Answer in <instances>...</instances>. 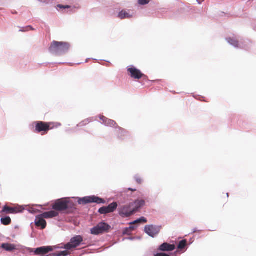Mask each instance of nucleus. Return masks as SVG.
Here are the masks:
<instances>
[{"mask_svg":"<svg viewBox=\"0 0 256 256\" xmlns=\"http://www.w3.org/2000/svg\"><path fill=\"white\" fill-rule=\"evenodd\" d=\"M0 220L2 224L5 226L9 225L12 222L11 218L9 216L2 218H1Z\"/></svg>","mask_w":256,"mask_h":256,"instance_id":"nucleus-21","label":"nucleus"},{"mask_svg":"<svg viewBox=\"0 0 256 256\" xmlns=\"http://www.w3.org/2000/svg\"><path fill=\"white\" fill-rule=\"evenodd\" d=\"M78 204H86L89 203L95 202L96 204H104L105 200L101 198L95 196H86L82 198H80L78 201Z\"/></svg>","mask_w":256,"mask_h":256,"instance_id":"nucleus-7","label":"nucleus"},{"mask_svg":"<svg viewBox=\"0 0 256 256\" xmlns=\"http://www.w3.org/2000/svg\"><path fill=\"white\" fill-rule=\"evenodd\" d=\"M186 244H187V241L186 240H181L178 244V248L180 250L183 249L186 246Z\"/></svg>","mask_w":256,"mask_h":256,"instance_id":"nucleus-22","label":"nucleus"},{"mask_svg":"<svg viewBox=\"0 0 256 256\" xmlns=\"http://www.w3.org/2000/svg\"><path fill=\"white\" fill-rule=\"evenodd\" d=\"M100 120H102V124H105V122H106V120H108V118H106V117H105L103 116H100Z\"/></svg>","mask_w":256,"mask_h":256,"instance_id":"nucleus-29","label":"nucleus"},{"mask_svg":"<svg viewBox=\"0 0 256 256\" xmlns=\"http://www.w3.org/2000/svg\"><path fill=\"white\" fill-rule=\"evenodd\" d=\"M104 125L110 127L118 128L116 132L118 134V137L120 138L126 136V134L127 133L126 130L124 128L119 127L118 126L117 124L113 120L108 118V120H106V122H105Z\"/></svg>","mask_w":256,"mask_h":256,"instance_id":"nucleus-8","label":"nucleus"},{"mask_svg":"<svg viewBox=\"0 0 256 256\" xmlns=\"http://www.w3.org/2000/svg\"><path fill=\"white\" fill-rule=\"evenodd\" d=\"M132 203L134 204L132 208L134 210V213H136L139 210L140 208L144 206L145 201L143 200H138Z\"/></svg>","mask_w":256,"mask_h":256,"instance_id":"nucleus-15","label":"nucleus"},{"mask_svg":"<svg viewBox=\"0 0 256 256\" xmlns=\"http://www.w3.org/2000/svg\"><path fill=\"white\" fill-rule=\"evenodd\" d=\"M133 203L120 206L118 209L119 214L122 218H128L134 214Z\"/></svg>","mask_w":256,"mask_h":256,"instance_id":"nucleus-5","label":"nucleus"},{"mask_svg":"<svg viewBox=\"0 0 256 256\" xmlns=\"http://www.w3.org/2000/svg\"><path fill=\"white\" fill-rule=\"evenodd\" d=\"M128 71L130 73L131 77L135 79H140L144 76L140 70L134 67L128 68Z\"/></svg>","mask_w":256,"mask_h":256,"instance_id":"nucleus-12","label":"nucleus"},{"mask_svg":"<svg viewBox=\"0 0 256 256\" xmlns=\"http://www.w3.org/2000/svg\"><path fill=\"white\" fill-rule=\"evenodd\" d=\"M160 227L153 225L146 226L144 228L145 232L148 236L153 238L160 232Z\"/></svg>","mask_w":256,"mask_h":256,"instance_id":"nucleus-9","label":"nucleus"},{"mask_svg":"<svg viewBox=\"0 0 256 256\" xmlns=\"http://www.w3.org/2000/svg\"><path fill=\"white\" fill-rule=\"evenodd\" d=\"M147 222L146 219L144 217H142L140 218L135 220L132 222L133 224H138V223H146Z\"/></svg>","mask_w":256,"mask_h":256,"instance_id":"nucleus-24","label":"nucleus"},{"mask_svg":"<svg viewBox=\"0 0 256 256\" xmlns=\"http://www.w3.org/2000/svg\"><path fill=\"white\" fill-rule=\"evenodd\" d=\"M52 208L56 212H64L66 214L73 212L76 209L75 204L67 198L56 200L52 205Z\"/></svg>","mask_w":256,"mask_h":256,"instance_id":"nucleus-1","label":"nucleus"},{"mask_svg":"<svg viewBox=\"0 0 256 256\" xmlns=\"http://www.w3.org/2000/svg\"><path fill=\"white\" fill-rule=\"evenodd\" d=\"M17 211L14 208L8 207L6 206H4L3 208V209L2 211V213H6V214H14L16 213Z\"/></svg>","mask_w":256,"mask_h":256,"instance_id":"nucleus-19","label":"nucleus"},{"mask_svg":"<svg viewBox=\"0 0 256 256\" xmlns=\"http://www.w3.org/2000/svg\"><path fill=\"white\" fill-rule=\"evenodd\" d=\"M34 124L35 125L34 132L40 133L43 132L46 134L48 132L54 128V124L52 122H45L42 121L35 122Z\"/></svg>","mask_w":256,"mask_h":256,"instance_id":"nucleus-3","label":"nucleus"},{"mask_svg":"<svg viewBox=\"0 0 256 256\" xmlns=\"http://www.w3.org/2000/svg\"><path fill=\"white\" fill-rule=\"evenodd\" d=\"M128 191H132V192H134L136 191V189L131 188H128V189H126L124 190V192L128 193Z\"/></svg>","mask_w":256,"mask_h":256,"instance_id":"nucleus-31","label":"nucleus"},{"mask_svg":"<svg viewBox=\"0 0 256 256\" xmlns=\"http://www.w3.org/2000/svg\"><path fill=\"white\" fill-rule=\"evenodd\" d=\"M35 224L38 227H40L42 229H44L46 226V222L44 218L42 216V214L36 216L35 220Z\"/></svg>","mask_w":256,"mask_h":256,"instance_id":"nucleus-13","label":"nucleus"},{"mask_svg":"<svg viewBox=\"0 0 256 256\" xmlns=\"http://www.w3.org/2000/svg\"><path fill=\"white\" fill-rule=\"evenodd\" d=\"M70 48V44L66 42L54 41L52 42L49 48L50 52L60 54L66 52Z\"/></svg>","mask_w":256,"mask_h":256,"instance_id":"nucleus-2","label":"nucleus"},{"mask_svg":"<svg viewBox=\"0 0 256 256\" xmlns=\"http://www.w3.org/2000/svg\"><path fill=\"white\" fill-rule=\"evenodd\" d=\"M28 28H30L32 30H34V28L32 27H31L30 26H29Z\"/></svg>","mask_w":256,"mask_h":256,"instance_id":"nucleus-34","label":"nucleus"},{"mask_svg":"<svg viewBox=\"0 0 256 256\" xmlns=\"http://www.w3.org/2000/svg\"><path fill=\"white\" fill-rule=\"evenodd\" d=\"M90 122V120L89 119H86L80 123L79 125L80 126H84L88 124Z\"/></svg>","mask_w":256,"mask_h":256,"instance_id":"nucleus-25","label":"nucleus"},{"mask_svg":"<svg viewBox=\"0 0 256 256\" xmlns=\"http://www.w3.org/2000/svg\"><path fill=\"white\" fill-rule=\"evenodd\" d=\"M2 248L8 252H12L18 250L16 246L14 244L4 243L2 244Z\"/></svg>","mask_w":256,"mask_h":256,"instance_id":"nucleus-18","label":"nucleus"},{"mask_svg":"<svg viewBox=\"0 0 256 256\" xmlns=\"http://www.w3.org/2000/svg\"><path fill=\"white\" fill-rule=\"evenodd\" d=\"M117 207V203L116 202H113L108 206H103L100 208L98 210V212L100 214H107L114 212L116 209Z\"/></svg>","mask_w":256,"mask_h":256,"instance_id":"nucleus-10","label":"nucleus"},{"mask_svg":"<svg viewBox=\"0 0 256 256\" xmlns=\"http://www.w3.org/2000/svg\"><path fill=\"white\" fill-rule=\"evenodd\" d=\"M52 250L53 248L50 246H42L36 248L34 251V254L40 256H44Z\"/></svg>","mask_w":256,"mask_h":256,"instance_id":"nucleus-11","label":"nucleus"},{"mask_svg":"<svg viewBox=\"0 0 256 256\" xmlns=\"http://www.w3.org/2000/svg\"><path fill=\"white\" fill-rule=\"evenodd\" d=\"M176 246L174 244H170L168 243L164 242L160 246L158 250L163 252H170L174 250Z\"/></svg>","mask_w":256,"mask_h":256,"instance_id":"nucleus-14","label":"nucleus"},{"mask_svg":"<svg viewBox=\"0 0 256 256\" xmlns=\"http://www.w3.org/2000/svg\"><path fill=\"white\" fill-rule=\"evenodd\" d=\"M138 2L141 5H145L149 2L148 0H138Z\"/></svg>","mask_w":256,"mask_h":256,"instance_id":"nucleus-28","label":"nucleus"},{"mask_svg":"<svg viewBox=\"0 0 256 256\" xmlns=\"http://www.w3.org/2000/svg\"><path fill=\"white\" fill-rule=\"evenodd\" d=\"M84 239L81 236H76L72 238L70 242L64 246V248L67 250H70L80 246L83 242Z\"/></svg>","mask_w":256,"mask_h":256,"instance_id":"nucleus-6","label":"nucleus"},{"mask_svg":"<svg viewBox=\"0 0 256 256\" xmlns=\"http://www.w3.org/2000/svg\"><path fill=\"white\" fill-rule=\"evenodd\" d=\"M228 41L229 43H230L231 44L233 45L234 46L236 47L238 46V42L236 40H234L232 38H229L228 39Z\"/></svg>","mask_w":256,"mask_h":256,"instance_id":"nucleus-23","label":"nucleus"},{"mask_svg":"<svg viewBox=\"0 0 256 256\" xmlns=\"http://www.w3.org/2000/svg\"><path fill=\"white\" fill-rule=\"evenodd\" d=\"M70 254L68 250L60 252L58 253H53L50 254L48 256H66Z\"/></svg>","mask_w":256,"mask_h":256,"instance_id":"nucleus-20","label":"nucleus"},{"mask_svg":"<svg viewBox=\"0 0 256 256\" xmlns=\"http://www.w3.org/2000/svg\"><path fill=\"white\" fill-rule=\"evenodd\" d=\"M135 180L136 182L138 184H141L143 181L142 178L139 176H135Z\"/></svg>","mask_w":256,"mask_h":256,"instance_id":"nucleus-27","label":"nucleus"},{"mask_svg":"<svg viewBox=\"0 0 256 256\" xmlns=\"http://www.w3.org/2000/svg\"><path fill=\"white\" fill-rule=\"evenodd\" d=\"M58 7L60 8H68L70 6H63V5H62V4H58Z\"/></svg>","mask_w":256,"mask_h":256,"instance_id":"nucleus-30","label":"nucleus"},{"mask_svg":"<svg viewBox=\"0 0 256 256\" xmlns=\"http://www.w3.org/2000/svg\"><path fill=\"white\" fill-rule=\"evenodd\" d=\"M154 256H170V255L164 253H158L155 254Z\"/></svg>","mask_w":256,"mask_h":256,"instance_id":"nucleus-32","label":"nucleus"},{"mask_svg":"<svg viewBox=\"0 0 256 256\" xmlns=\"http://www.w3.org/2000/svg\"><path fill=\"white\" fill-rule=\"evenodd\" d=\"M111 226L107 223L101 222L90 230L92 234L98 235L108 232Z\"/></svg>","mask_w":256,"mask_h":256,"instance_id":"nucleus-4","label":"nucleus"},{"mask_svg":"<svg viewBox=\"0 0 256 256\" xmlns=\"http://www.w3.org/2000/svg\"><path fill=\"white\" fill-rule=\"evenodd\" d=\"M90 122V120L89 119H86L80 123L79 125L80 126H84L88 124Z\"/></svg>","mask_w":256,"mask_h":256,"instance_id":"nucleus-26","label":"nucleus"},{"mask_svg":"<svg viewBox=\"0 0 256 256\" xmlns=\"http://www.w3.org/2000/svg\"><path fill=\"white\" fill-rule=\"evenodd\" d=\"M134 13L130 10H122L118 14V18L120 19L130 18L133 16Z\"/></svg>","mask_w":256,"mask_h":256,"instance_id":"nucleus-16","label":"nucleus"},{"mask_svg":"<svg viewBox=\"0 0 256 256\" xmlns=\"http://www.w3.org/2000/svg\"><path fill=\"white\" fill-rule=\"evenodd\" d=\"M59 213L55 210H51L47 212H44L42 214V216L44 218H52L58 216Z\"/></svg>","mask_w":256,"mask_h":256,"instance_id":"nucleus-17","label":"nucleus"},{"mask_svg":"<svg viewBox=\"0 0 256 256\" xmlns=\"http://www.w3.org/2000/svg\"><path fill=\"white\" fill-rule=\"evenodd\" d=\"M204 0H197V2H198V3L199 4H202V2H204Z\"/></svg>","mask_w":256,"mask_h":256,"instance_id":"nucleus-33","label":"nucleus"}]
</instances>
